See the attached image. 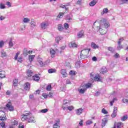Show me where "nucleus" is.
Wrapping results in <instances>:
<instances>
[{
  "instance_id": "1",
  "label": "nucleus",
  "mask_w": 128,
  "mask_h": 128,
  "mask_svg": "<svg viewBox=\"0 0 128 128\" xmlns=\"http://www.w3.org/2000/svg\"><path fill=\"white\" fill-rule=\"evenodd\" d=\"M108 26H110V24L108 22H106L102 21L101 22L100 30H98L101 35L106 34V28H108Z\"/></svg>"
},
{
  "instance_id": "2",
  "label": "nucleus",
  "mask_w": 128,
  "mask_h": 128,
  "mask_svg": "<svg viewBox=\"0 0 128 128\" xmlns=\"http://www.w3.org/2000/svg\"><path fill=\"white\" fill-rule=\"evenodd\" d=\"M90 49H85L82 50L81 51V53L82 55L84 56H88V54H90Z\"/></svg>"
},
{
  "instance_id": "3",
  "label": "nucleus",
  "mask_w": 128,
  "mask_h": 128,
  "mask_svg": "<svg viewBox=\"0 0 128 128\" xmlns=\"http://www.w3.org/2000/svg\"><path fill=\"white\" fill-rule=\"evenodd\" d=\"M0 114H2L1 116H0V120H6V113L4 112L1 110L0 111Z\"/></svg>"
},
{
  "instance_id": "4",
  "label": "nucleus",
  "mask_w": 128,
  "mask_h": 128,
  "mask_svg": "<svg viewBox=\"0 0 128 128\" xmlns=\"http://www.w3.org/2000/svg\"><path fill=\"white\" fill-rule=\"evenodd\" d=\"M56 122L53 126V128H60V119H57L55 120Z\"/></svg>"
},
{
  "instance_id": "5",
  "label": "nucleus",
  "mask_w": 128,
  "mask_h": 128,
  "mask_svg": "<svg viewBox=\"0 0 128 128\" xmlns=\"http://www.w3.org/2000/svg\"><path fill=\"white\" fill-rule=\"evenodd\" d=\"M68 100H63V104L62 106V108L64 110H66V106H68Z\"/></svg>"
},
{
  "instance_id": "6",
  "label": "nucleus",
  "mask_w": 128,
  "mask_h": 128,
  "mask_svg": "<svg viewBox=\"0 0 128 128\" xmlns=\"http://www.w3.org/2000/svg\"><path fill=\"white\" fill-rule=\"evenodd\" d=\"M116 114H118V107H114L113 112L111 114L112 118H116Z\"/></svg>"
},
{
  "instance_id": "7",
  "label": "nucleus",
  "mask_w": 128,
  "mask_h": 128,
  "mask_svg": "<svg viewBox=\"0 0 128 128\" xmlns=\"http://www.w3.org/2000/svg\"><path fill=\"white\" fill-rule=\"evenodd\" d=\"M6 106L10 112H14V107L12 106V103L10 102H8V104H6Z\"/></svg>"
},
{
  "instance_id": "8",
  "label": "nucleus",
  "mask_w": 128,
  "mask_h": 128,
  "mask_svg": "<svg viewBox=\"0 0 128 128\" xmlns=\"http://www.w3.org/2000/svg\"><path fill=\"white\" fill-rule=\"evenodd\" d=\"M90 78H94V80L96 82H100V75H96L95 76H94L92 73L90 74Z\"/></svg>"
},
{
  "instance_id": "9",
  "label": "nucleus",
  "mask_w": 128,
  "mask_h": 128,
  "mask_svg": "<svg viewBox=\"0 0 128 128\" xmlns=\"http://www.w3.org/2000/svg\"><path fill=\"white\" fill-rule=\"evenodd\" d=\"M40 26L42 30H46L48 26V24L46 22H43L40 24Z\"/></svg>"
},
{
  "instance_id": "10",
  "label": "nucleus",
  "mask_w": 128,
  "mask_h": 128,
  "mask_svg": "<svg viewBox=\"0 0 128 128\" xmlns=\"http://www.w3.org/2000/svg\"><path fill=\"white\" fill-rule=\"evenodd\" d=\"M30 115L29 113H26L25 114H24L22 118V120L24 122L26 120H28V116Z\"/></svg>"
},
{
  "instance_id": "11",
  "label": "nucleus",
  "mask_w": 128,
  "mask_h": 128,
  "mask_svg": "<svg viewBox=\"0 0 128 128\" xmlns=\"http://www.w3.org/2000/svg\"><path fill=\"white\" fill-rule=\"evenodd\" d=\"M100 26V24L98 22H95L93 24V28H97L98 30H99Z\"/></svg>"
},
{
  "instance_id": "12",
  "label": "nucleus",
  "mask_w": 128,
  "mask_h": 128,
  "mask_svg": "<svg viewBox=\"0 0 128 128\" xmlns=\"http://www.w3.org/2000/svg\"><path fill=\"white\" fill-rule=\"evenodd\" d=\"M40 76H38V74H36L34 76H32V80H34L35 82H38V80H40Z\"/></svg>"
},
{
  "instance_id": "13",
  "label": "nucleus",
  "mask_w": 128,
  "mask_h": 128,
  "mask_svg": "<svg viewBox=\"0 0 128 128\" xmlns=\"http://www.w3.org/2000/svg\"><path fill=\"white\" fill-rule=\"evenodd\" d=\"M27 76H28V78H32V76H34V72L32 70H28L27 71Z\"/></svg>"
},
{
  "instance_id": "14",
  "label": "nucleus",
  "mask_w": 128,
  "mask_h": 128,
  "mask_svg": "<svg viewBox=\"0 0 128 128\" xmlns=\"http://www.w3.org/2000/svg\"><path fill=\"white\" fill-rule=\"evenodd\" d=\"M84 32L83 30L79 32L77 34L78 38H82V36H84Z\"/></svg>"
},
{
  "instance_id": "15",
  "label": "nucleus",
  "mask_w": 128,
  "mask_h": 128,
  "mask_svg": "<svg viewBox=\"0 0 128 128\" xmlns=\"http://www.w3.org/2000/svg\"><path fill=\"white\" fill-rule=\"evenodd\" d=\"M24 88L26 90H29L30 88V84L28 82H26L24 85Z\"/></svg>"
},
{
  "instance_id": "16",
  "label": "nucleus",
  "mask_w": 128,
  "mask_h": 128,
  "mask_svg": "<svg viewBox=\"0 0 128 128\" xmlns=\"http://www.w3.org/2000/svg\"><path fill=\"white\" fill-rule=\"evenodd\" d=\"M90 86H92V84L90 83H88L86 84H81V87L84 88H86H86H90Z\"/></svg>"
},
{
  "instance_id": "17",
  "label": "nucleus",
  "mask_w": 128,
  "mask_h": 128,
  "mask_svg": "<svg viewBox=\"0 0 128 128\" xmlns=\"http://www.w3.org/2000/svg\"><path fill=\"white\" fill-rule=\"evenodd\" d=\"M82 110H84V109H82V108L77 109L76 110V114H77L78 116H80V114H82Z\"/></svg>"
},
{
  "instance_id": "18",
  "label": "nucleus",
  "mask_w": 128,
  "mask_h": 128,
  "mask_svg": "<svg viewBox=\"0 0 128 128\" xmlns=\"http://www.w3.org/2000/svg\"><path fill=\"white\" fill-rule=\"evenodd\" d=\"M1 54V58H6L8 56V54H6V52H4V50H2L0 52Z\"/></svg>"
},
{
  "instance_id": "19",
  "label": "nucleus",
  "mask_w": 128,
  "mask_h": 128,
  "mask_svg": "<svg viewBox=\"0 0 128 128\" xmlns=\"http://www.w3.org/2000/svg\"><path fill=\"white\" fill-rule=\"evenodd\" d=\"M61 74L63 76L64 78H66L68 76V74L66 70H61Z\"/></svg>"
},
{
  "instance_id": "20",
  "label": "nucleus",
  "mask_w": 128,
  "mask_h": 128,
  "mask_svg": "<svg viewBox=\"0 0 128 128\" xmlns=\"http://www.w3.org/2000/svg\"><path fill=\"white\" fill-rule=\"evenodd\" d=\"M106 122H108V118H104L102 120V126H106Z\"/></svg>"
},
{
  "instance_id": "21",
  "label": "nucleus",
  "mask_w": 128,
  "mask_h": 128,
  "mask_svg": "<svg viewBox=\"0 0 128 128\" xmlns=\"http://www.w3.org/2000/svg\"><path fill=\"white\" fill-rule=\"evenodd\" d=\"M6 72L4 71H0V78H6Z\"/></svg>"
},
{
  "instance_id": "22",
  "label": "nucleus",
  "mask_w": 128,
  "mask_h": 128,
  "mask_svg": "<svg viewBox=\"0 0 128 128\" xmlns=\"http://www.w3.org/2000/svg\"><path fill=\"white\" fill-rule=\"evenodd\" d=\"M72 20V15H67L66 16V20H67L68 22H70V20Z\"/></svg>"
},
{
  "instance_id": "23",
  "label": "nucleus",
  "mask_w": 128,
  "mask_h": 128,
  "mask_svg": "<svg viewBox=\"0 0 128 128\" xmlns=\"http://www.w3.org/2000/svg\"><path fill=\"white\" fill-rule=\"evenodd\" d=\"M64 13L60 12L59 13L58 15L56 17V20H58V18H62V16H64Z\"/></svg>"
},
{
  "instance_id": "24",
  "label": "nucleus",
  "mask_w": 128,
  "mask_h": 128,
  "mask_svg": "<svg viewBox=\"0 0 128 128\" xmlns=\"http://www.w3.org/2000/svg\"><path fill=\"white\" fill-rule=\"evenodd\" d=\"M91 46H92V48H94V50H96V48H98V46L95 44L94 42H92Z\"/></svg>"
},
{
  "instance_id": "25",
  "label": "nucleus",
  "mask_w": 128,
  "mask_h": 128,
  "mask_svg": "<svg viewBox=\"0 0 128 128\" xmlns=\"http://www.w3.org/2000/svg\"><path fill=\"white\" fill-rule=\"evenodd\" d=\"M96 0H94L89 4V6H94L96 4Z\"/></svg>"
},
{
  "instance_id": "26",
  "label": "nucleus",
  "mask_w": 128,
  "mask_h": 128,
  "mask_svg": "<svg viewBox=\"0 0 128 128\" xmlns=\"http://www.w3.org/2000/svg\"><path fill=\"white\" fill-rule=\"evenodd\" d=\"M23 22H24V24H28V22H30V20L28 18H24L22 19Z\"/></svg>"
},
{
  "instance_id": "27",
  "label": "nucleus",
  "mask_w": 128,
  "mask_h": 128,
  "mask_svg": "<svg viewBox=\"0 0 128 128\" xmlns=\"http://www.w3.org/2000/svg\"><path fill=\"white\" fill-rule=\"evenodd\" d=\"M23 54L24 56H27L28 54V50L26 48H24L23 51Z\"/></svg>"
},
{
  "instance_id": "28",
  "label": "nucleus",
  "mask_w": 128,
  "mask_h": 128,
  "mask_svg": "<svg viewBox=\"0 0 128 128\" xmlns=\"http://www.w3.org/2000/svg\"><path fill=\"white\" fill-rule=\"evenodd\" d=\"M83 88L78 90L80 94H84V92L86 90V88H85L84 87Z\"/></svg>"
},
{
  "instance_id": "29",
  "label": "nucleus",
  "mask_w": 128,
  "mask_h": 128,
  "mask_svg": "<svg viewBox=\"0 0 128 128\" xmlns=\"http://www.w3.org/2000/svg\"><path fill=\"white\" fill-rule=\"evenodd\" d=\"M50 52L52 58H54V54H56V51H54V49H51Z\"/></svg>"
},
{
  "instance_id": "30",
  "label": "nucleus",
  "mask_w": 128,
  "mask_h": 128,
  "mask_svg": "<svg viewBox=\"0 0 128 128\" xmlns=\"http://www.w3.org/2000/svg\"><path fill=\"white\" fill-rule=\"evenodd\" d=\"M34 55L29 56L28 60H29V62H32V60H34Z\"/></svg>"
},
{
  "instance_id": "31",
  "label": "nucleus",
  "mask_w": 128,
  "mask_h": 128,
  "mask_svg": "<svg viewBox=\"0 0 128 128\" xmlns=\"http://www.w3.org/2000/svg\"><path fill=\"white\" fill-rule=\"evenodd\" d=\"M100 72L102 74H104L108 72V70L106 68H102L100 70Z\"/></svg>"
},
{
  "instance_id": "32",
  "label": "nucleus",
  "mask_w": 128,
  "mask_h": 128,
  "mask_svg": "<svg viewBox=\"0 0 128 128\" xmlns=\"http://www.w3.org/2000/svg\"><path fill=\"white\" fill-rule=\"evenodd\" d=\"M46 90L48 92H50V90H52V84H50L48 85L46 87Z\"/></svg>"
},
{
  "instance_id": "33",
  "label": "nucleus",
  "mask_w": 128,
  "mask_h": 128,
  "mask_svg": "<svg viewBox=\"0 0 128 128\" xmlns=\"http://www.w3.org/2000/svg\"><path fill=\"white\" fill-rule=\"evenodd\" d=\"M128 115H124L122 118H121V120L122 122H125V120H128Z\"/></svg>"
},
{
  "instance_id": "34",
  "label": "nucleus",
  "mask_w": 128,
  "mask_h": 128,
  "mask_svg": "<svg viewBox=\"0 0 128 128\" xmlns=\"http://www.w3.org/2000/svg\"><path fill=\"white\" fill-rule=\"evenodd\" d=\"M18 79H15L13 80L14 86H18Z\"/></svg>"
},
{
  "instance_id": "35",
  "label": "nucleus",
  "mask_w": 128,
  "mask_h": 128,
  "mask_svg": "<svg viewBox=\"0 0 128 128\" xmlns=\"http://www.w3.org/2000/svg\"><path fill=\"white\" fill-rule=\"evenodd\" d=\"M34 117L30 118V116H29L28 118V122H34Z\"/></svg>"
},
{
  "instance_id": "36",
  "label": "nucleus",
  "mask_w": 128,
  "mask_h": 128,
  "mask_svg": "<svg viewBox=\"0 0 128 128\" xmlns=\"http://www.w3.org/2000/svg\"><path fill=\"white\" fill-rule=\"evenodd\" d=\"M31 27L32 28H36V22L34 21H32L30 22Z\"/></svg>"
},
{
  "instance_id": "37",
  "label": "nucleus",
  "mask_w": 128,
  "mask_h": 128,
  "mask_svg": "<svg viewBox=\"0 0 128 128\" xmlns=\"http://www.w3.org/2000/svg\"><path fill=\"white\" fill-rule=\"evenodd\" d=\"M58 30H60V32H62V30H64V27H62V24H58Z\"/></svg>"
},
{
  "instance_id": "38",
  "label": "nucleus",
  "mask_w": 128,
  "mask_h": 128,
  "mask_svg": "<svg viewBox=\"0 0 128 128\" xmlns=\"http://www.w3.org/2000/svg\"><path fill=\"white\" fill-rule=\"evenodd\" d=\"M60 40H62V37L58 36L56 38V42L57 44H58V42H60Z\"/></svg>"
},
{
  "instance_id": "39",
  "label": "nucleus",
  "mask_w": 128,
  "mask_h": 128,
  "mask_svg": "<svg viewBox=\"0 0 128 128\" xmlns=\"http://www.w3.org/2000/svg\"><path fill=\"white\" fill-rule=\"evenodd\" d=\"M0 8L1 10H4V8H6V6L4 5V4L1 3L0 4Z\"/></svg>"
},
{
  "instance_id": "40",
  "label": "nucleus",
  "mask_w": 128,
  "mask_h": 128,
  "mask_svg": "<svg viewBox=\"0 0 128 128\" xmlns=\"http://www.w3.org/2000/svg\"><path fill=\"white\" fill-rule=\"evenodd\" d=\"M48 72L49 74H52L56 72V70L54 69H50L48 70Z\"/></svg>"
},
{
  "instance_id": "41",
  "label": "nucleus",
  "mask_w": 128,
  "mask_h": 128,
  "mask_svg": "<svg viewBox=\"0 0 128 128\" xmlns=\"http://www.w3.org/2000/svg\"><path fill=\"white\" fill-rule=\"evenodd\" d=\"M71 46L72 48H76L78 46V44H76V43L72 42H71Z\"/></svg>"
},
{
  "instance_id": "42",
  "label": "nucleus",
  "mask_w": 128,
  "mask_h": 128,
  "mask_svg": "<svg viewBox=\"0 0 128 128\" xmlns=\"http://www.w3.org/2000/svg\"><path fill=\"white\" fill-rule=\"evenodd\" d=\"M88 58L86 56H84V55H82V53H81L80 58V60H84V58Z\"/></svg>"
},
{
  "instance_id": "43",
  "label": "nucleus",
  "mask_w": 128,
  "mask_h": 128,
  "mask_svg": "<svg viewBox=\"0 0 128 128\" xmlns=\"http://www.w3.org/2000/svg\"><path fill=\"white\" fill-rule=\"evenodd\" d=\"M108 8H104L103 10V13H102V14H108Z\"/></svg>"
},
{
  "instance_id": "44",
  "label": "nucleus",
  "mask_w": 128,
  "mask_h": 128,
  "mask_svg": "<svg viewBox=\"0 0 128 128\" xmlns=\"http://www.w3.org/2000/svg\"><path fill=\"white\" fill-rule=\"evenodd\" d=\"M92 124V122L90 120H88L86 122V126H90V124Z\"/></svg>"
},
{
  "instance_id": "45",
  "label": "nucleus",
  "mask_w": 128,
  "mask_h": 128,
  "mask_svg": "<svg viewBox=\"0 0 128 128\" xmlns=\"http://www.w3.org/2000/svg\"><path fill=\"white\" fill-rule=\"evenodd\" d=\"M70 76H76V72L74 70H70Z\"/></svg>"
},
{
  "instance_id": "46",
  "label": "nucleus",
  "mask_w": 128,
  "mask_h": 128,
  "mask_svg": "<svg viewBox=\"0 0 128 128\" xmlns=\"http://www.w3.org/2000/svg\"><path fill=\"white\" fill-rule=\"evenodd\" d=\"M122 42H124V38H120L118 41V44H122Z\"/></svg>"
},
{
  "instance_id": "47",
  "label": "nucleus",
  "mask_w": 128,
  "mask_h": 128,
  "mask_svg": "<svg viewBox=\"0 0 128 128\" xmlns=\"http://www.w3.org/2000/svg\"><path fill=\"white\" fill-rule=\"evenodd\" d=\"M60 8H65L66 10H68V8L66 7V6L64 5H60Z\"/></svg>"
},
{
  "instance_id": "48",
  "label": "nucleus",
  "mask_w": 128,
  "mask_h": 128,
  "mask_svg": "<svg viewBox=\"0 0 128 128\" xmlns=\"http://www.w3.org/2000/svg\"><path fill=\"white\" fill-rule=\"evenodd\" d=\"M102 114H107L108 111H106V109L103 108V109H102Z\"/></svg>"
},
{
  "instance_id": "49",
  "label": "nucleus",
  "mask_w": 128,
  "mask_h": 128,
  "mask_svg": "<svg viewBox=\"0 0 128 128\" xmlns=\"http://www.w3.org/2000/svg\"><path fill=\"white\" fill-rule=\"evenodd\" d=\"M6 4L8 6V8H10L12 6V3L10 2H7Z\"/></svg>"
},
{
  "instance_id": "50",
  "label": "nucleus",
  "mask_w": 128,
  "mask_h": 128,
  "mask_svg": "<svg viewBox=\"0 0 128 128\" xmlns=\"http://www.w3.org/2000/svg\"><path fill=\"white\" fill-rule=\"evenodd\" d=\"M108 50L110 52H114V50L112 47H109Z\"/></svg>"
},
{
  "instance_id": "51",
  "label": "nucleus",
  "mask_w": 128,
  "mask_h": 128,
  "mask_svg": "<svg viewBox=\"0 0 128 128\" xmlns=\"http://www.w3.org/2000/svg\"><path fill=\"white\" fill-rule=\"evenodd\" d=\"M48 109L45 108V109H43L42 110H41V112L43 113V114H46V112H48Z\"/></svg>"
},
{
  "instance_id": "52",
  "label": "nucleus",
  "mask_w": 128,
  "mask_h": 128,
  "mask_svg": "<svg viewBox=\"0 0 128 128\" xmlns=\"http://www.w3.org/2000/svg\"><path fill=\"white\" fill-rule=\"evenodd\" d=\"M20 55V52H17L15 56L14 60H18V56Z\"/></svg>"
},
{
  "instance_id": "53",
  "label": "nucleus",
  "mask_w": 128,
  "mask_h": 128,
  "mask_svg": "<svg viewBox=\"0 0 128 128\" xmlns=\"http://www.w3.org/2000/svg\"><path fill=\"white\" fill-rule=\"evenodd\" d=\"M118 48L119 50H122V44H118Z\"/></svg>"
},
{
  "instance_id": "54",
  "label": "nucleus",
  "mask_w": 128,
  "mask_h": 128,
  "mask_svg": "<svg viewBox=\"0 0 128 128\" xmlns=\"http://www.w3.org/2000/svg\"><path fill=\"white\" fill-rule=\"evenodd\" d=\"M9 46H10V48L14 46V43L12 42V40H10L9 42Z\"/></svg>"
},
{
  "instance_id": "55",
  "label": "nucleus",
  "mask_w": 128,
  "mask_h": 128,
  "mask_svg": "<svg viewBox=\"0 0 128 128\" xmlns=\"http://www.w3.org/2000/svg\"><path fill=\"white\" fill-rule=\"evenodd\" d=\"M122 102H124V104H128V100L127 99H123L122 100Z\"/></svg>"
},
{
  "instance_id": "56",
  "label": "nucleus",
  "mask_w": 128,
  "mask_h": 128,
  "mask_svg": "<svg viewBox=\"0 0 128 128\" xmlns=\"http://www.w3.org/2000/svg\"><path fill=\"white\" fill-rule=\"evenodd\" d=\"M4 41L0 42V48H2V46H4Z\"/></svg>"
},
{
  "instance_id": "57",
  "label": "nucleus",
  "mask_w": 128,
  "mask_h": 128,
  "mask_svg": "<svg viewBox=\"0 0 128 128\" xmlns=\"http://www.w3.org/2000/svg\"><path fill=\"white\" fill-rule=\"evenodd\" d=\"M68 110H74V106H68Z\"/></svg>"
},
{
  "instance_id": "58",
  "label": "nucleus",
  "mask_w": 128,
  "mask_h": 128,
  "mask_svg": "<svg viewBox=\"0 0 128 128\" xmlns=\"http://www.w3.org/2000/svg\"><path fill=\"white\" fill-rule=\"evenodd\" d=\"M114 58H120V54L118 53H116L114 55Z\"/></svg>"
},
{
  "instance_id": "59",
  "label": "nucleus",
  "mask_w": 128,
  "mask_h": 128,
  "mask_svg": "<svg viewBox=\"0 0 128 128\" xmlns=\"http://www.w3.org/2000/svg\"><path fill=\"white\" fill-rule=\"evenodd\" d=\"M79 124L80 126H84V120H81L80 121V122H79Z\"/></svg>"
},
{
  "instance_id": "60",
  "label": "nucleus",
  "mask_w": 128,
  "mask_h": 128,
  "mask_svg": "<svg viewBox=\"0 0 128 128\" xmlns=\"http://www.w3.org/2000/svg\"><path fill=\"white\" fill-rule=\"evenodd\" d=\"M54 94H52V92H49L48 94V96H49V98H52V95Z\"/></svg>"
},
{
  "instance_id": "61",
  "label": "nucleus",
  "mask_w": 128,
  "mask_h": 128,
  "mask_svg": "<svg viewBox=\"0 0 128 128\" xmlns=\"http://www.w3.org/2000/svg\"><path fill=\"white\" fill-rule=\"evenodd\" d=\"M64 28H68V24L65 23L64 24Z\"/></svg>"
},
{
  "instance_id": "62",
  "label": "nucleus",
  "mask_w": 128,
  "mask_h": 128,
  "mask_svg": "<svg viewBox=\"0 0 128 128\" xmlns=\"http://www.w3.org/2000/svg\"><path fill=\"white\" fill-rule=\"evenodd\" d=\"M18 122L16 120H14V126H18Z\"/></svg>"
},
{
  "instance_id": "63",
  "label": "nucleus",
  "mask_w": 128,
  "mask_h": 128,
  "mask_svg": "<svg viewBox=\"0 0 128 128\" xmlns=\"http://www.w3.org/2000/svg\"><path fill=\"white\" fill-rule=\"evenodd\" d=\"M6 18V17L4 16H0V20H4Z\"/></svg>"
},
{
  "instance_id": "64",
  "label": "nucleus",
  "mask_w": 128,
  "mask_h": 128,
  "mask_svg": "<svg viewBox=\"0 0 128 128\" xmlns=\"http://www.w3.org/2000/svg\"><path fill=\"white\" fill-rule=\"evenodd\" d=\"M75 67L77 68H80V64L78 63H76L75 64Z\"/></svg>"
}]
</instances>
